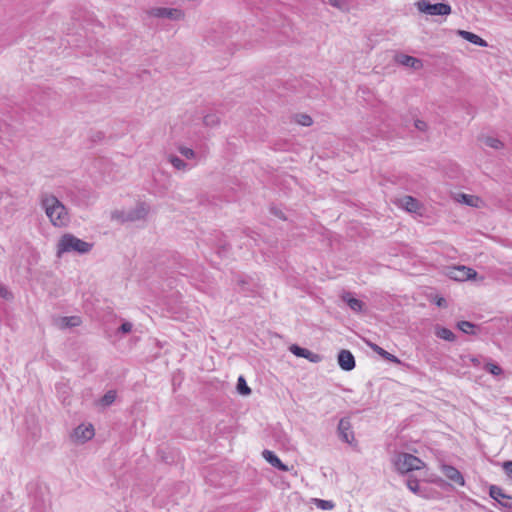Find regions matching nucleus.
<instances>
[{
	"label": "nucleus",
	"instance_id": "5",
	"mask_svg": "<svg viewBox=\"0 0 512 512\" xmlns=\"http://www.w3.org/2000/svg\"><path fill=\"white\" fill-rule=\"evenodd\" d=\"M414 5L420 13L429 16H448L452 12L448 3L431 4L428 0H418Z\"/></svg>",
	"mask_w": 512,
	"mask_h": 512
},
{
	"label": "nucleus",
	"instance_id": "24",
	"mask_svg": "<svg viewBox=\"0 0 512 512\" xmlns=\"http://www.w3.org/2000/svg\"><path fill=\"white\" fill-rule=\"evenodd\" d=\"M293 120L301 126L309 127L313 124V120L308 114H296L294 115Z\"/></svg>",
	"mask_w": 512,
	"mask_h": 512
},
{
	"label": "nucleus",
	"instance_id": "7",
	"mask_svg": "<svg viewBox=\"0 0 512 512\" xmlns=\"http://www.w3.org/2000/svg\"><path fill=\"white\" fill-rule=\"evenodd\" d=\"M147 14L155 18H167L174 21L183 20L185 13L177 8L154 7L147 11Z\"/></svg>",
	"mask_w": 512,
	"mask_h": 512
},
{
	"label": "nucleus",
	"instance_id": "16",
	"mask_svg": "<svg viewBox=\"0 0 512 512\" xmlns=\"http://www.w3.org/2000/svg\"><path fill=\"white\" fill-rule=\"evenodd\" d=\"M455 201L465 204L471 207H479L481 200L474 195L465 194V193H457L454 195Z\"/></svg>",
	"mask_w": 512,
	"mask_h": 512
},
{
	"label": "nucleus",
	"instance_id": "1",
	"mask_svg": "<svg viewBox=\"0 0 512 512\" xmlns=\"http://www.w3.org/2000/svg\"><path fill=\"white\" fill-rule=\"evenodd\" d=\"M40 204L50 223L54 227L63 228L70 223V214L66 206L53 194L41 195Z\"/></svg>",
	"mask_w": 512,
	"mask_h": 512
},
{
	"label": "nucleus",
	"instance_id": "41",
	"mask_svg": "<svg viewBox=\"0 0 512 512\" xmlns=\"http://www.w3.org/2000/svg\"><path fill=\"white\" fill-rule=\"evenodd\" d=\"M0 296L5 299L9 298V296H10L9 291L6 289V287H4L1 284H0Z\"/></svg>",
	"mask_w": 512,
	"mask_h": 512
},
{
	"label": "nucleus",
	"instance_id": "20",
	"mask_svg": "<svg viewBox=\"0 0 512 512\" xmlns=\"http://www.w3.org/2000/svg\"><path fill=\"white\" fill-rule=\"evenodd\" d=\"M370 347L372 348V350L374 352H376L378 355H380L382 358L388 360L389 362H392V363H395V364H399L400 363V360L395 355L387 352L386 350H384L380 346H378L376 344H370Z\"/></svg>",
	"mask_w": 512,
	"mask_h": 512
},
{
	"label": "nucleus",
	"instance_id": "26",
	"mask_svg": "<svg viewBox=\"0 0 512 512\" xmlns=\"http://www.w3.org/2000/svg\"><path fill=\"white\" fill-rule=\"evenodd\" d=\"M313 502L316 505V507L321 510H332L335 507V503L331 500L314 498Z\"/></svg>",
	"mask_w": 512,
	"mask_h": 512
},
{
	"label": "nucleus",
	"instance_id": "31",
	"mask_svg": "<svg viewBox=\"0 0 512 512\" xmlns=\"http://www.w3.org/2000/svg\"><path fill=\"white\" fill-rule=\"evenodd\" d=\"M303 358L309 360L312 363H319L322 360V357L319 354L314 353L308 349H306Z\"/></svg>",
	"mask_w": 512,
	"mask_h": 512
},
{
	"label": "nucleus",
	"instance_id": "19",
	"mask_svg": "<svg viewBox=\"0 0 512 512\" xmlns=\"http://www.w3.org/2000/svg\"><path fill=\"white\" fill-rule=\"evenodd\" d=\"M343 301H345L349 308L354 312L358 313L363 310L364 303L361 300L352 297L350 294H345L343 296Z\"/></svg>",
	"mask_w": 512,
	"mask_h": 512
},
{
	"label": "nucleus",
	"instance_id": "44",
	"mask_svg": "<svg viewBox=\"0 0 512 512\" xmlns=\"http://www.w3.org/2000/svg\"><path fill=\"white\" fill-rule=\"evenodd\" d=\"M469 360L471 361V363H473L474 365H479V360L475 357H469Z\"/></svg>",
	"mask_w": 512,
	"mask_h": 512
},
{
	"label": "nucleus",
	"instance_id": "33",
	"mask_svg": "<svg viewBox=\"0 0 512 512\" xmlns=\"http://www.w3.org/2000/svg\"><path fill=\"white\" fill-rule=\"evenodd\" d=\"M289 350L291 353H293L295 356L297 357H304V354H305V351H306V348H302L296 344H293L289 347Z\"/></svg>",
	"mask_w": 512,
	"mask_h": 512
},
{
	"label": "nucleus",
	"instance_id": "21",
	"mask_svg": "<svg viewBox=\"0 0 512 512\" xmlns=\"http://www.w3.org/2000/svg\"><path fill=\"white\" fill-rule=\"evenodd\" d=\"M489 495H490L491 498H493L494 500L498 501L502 505L508 506L507 503H502L501 500L502 499H509L510 497L507 496L500 487L492 485L490 487V489H489ZM509 507H511V505H509Z\"/></svg>",
	"mask_w": 512,
	"mask_h": 512
},
{
	"label": "nucleus",
	"instance_id": "23",
	"mask_svg": "<svg viewBox=\"0 0 512 512\" xmlns=\"http://www.w3.org/2000/svg\"><path fill=\"white\" fill-rule=\"evenodd\" d=\"M217 34V31L214 30V31H211V32H208L206 35H205V41L208 43V44H212V45H218L219 43H222L224 41V36H223V33L221 32V35L218 36L216 35Z\"/></svg>",
	"mask_w": 512,
	"mask_h": 512
},
{
	"label": "nucleus",
	"instance_id": "40",
	"mask_svg": "<svg viewBox=\"0 0 512 512\" xmlns=\"http://www.w3.org/2000/svg\"><path fill=\"white\" fill-rule=\"evenodd\" d=\"M503 469L506 475L512 479V461H506L503 463Z\"/></svg>",
	"mask_w": 512,
	"mask_h": 512
},
{
	"label": "nucleus",
	"instance_id": "30",
	"mask_svg": "<svg viewBox=\"0 0 512 512\" xmlns=\"http://www.w3.org/2000/svg\"><path fill=\"white\" fill-rule=\"evenodd\" d=\"M458 328L466 334H473L474 333V324L468 321H461L458 323Z\"/></svg>",
	"mask_w": 512,
	"mask_h": 512
},
{
	"label": "nucleus",
	"instance_id": "15",
	"mask_svg": "<svg viewBox=\"0 0 512 512\" xmlns=\"http://www.w3.org/2000/svg\"><path fill=\"white\" fill-rule=\"evenodd\" d=\"M457 34L459 36H461L463 39H465L466 41H468L474 45H477L480 47L488 46V43L484 39H482L480 36H478L472 32L465 31V30H458Z\"/></svg>",
	"mask_w": 512,
	"mask_h": 512
},
{
	"label": "nucleus",
	"instance_id": "3",
	"mask_svg": "<svg viewBox=\"0 0 512 512\" xmlns=\"http://www.w3.org/2000/svg\"><path fill=\"white\" fill-rule=\"evenodd\" d=\"M391 462L394 469L400 474H406L425 467V463L418 457L409 453H396Z\"/></svg>",
	"mask_w": 512,
	"mask_h": 512
},
{
	"label": "nucleus",
	"instance_id": "29",
	"mask_svg": "<svg viewBox=\"0 0 512 512\" xmlns=\"http://www.w3.org/2000/svg\"><path fill=\"white\" fill-rule=\"evenodd\" d=\"M237 391L241 395H249L251 393V389L248 387L243 376H240L237 381Z\"/></svg>",
	"mask_w": 512,
	"mask_h": 512
},
{
	"label": "nucleus",
	"instance_id": "45",
	"mask_svg": "<svg viewBox=\"0 0 512 512\" xmlns=\"http://www.w3.org/2000/svg\"><path fill=\"white\" fill-rule=\"evenodd\" d=\"M505 275L509 276L512 278V267H510L506 272H505Z\"/></svg>",
	"mask_w": 512,
	"mask_h": 512
},
{
	"label": "nucleus",
	"instance_id": "34",
	"mask_svg": "<svg viewBox=\"0 0 512 512\" xmlns=\"http://www.w3.org/2000/svg\"><path fill=\"white\" fill-rule=\"evenodd\" d=\"M329 4L335 8H338L342 11H347V4L343 0H328Z\"/></svg>",
	"mask_w": 512,
	"mask_h": 512
},
{
	"label": "nucleus",
	"instance_id": "17",
	"mask_svg": "<svg viewBox=\"0 0 512 512\" xmlns=\"http://www.w3.org/2000/svg\"><path fill=\"white\" fill-rule=\"evenodd\" d=\"M81 324V319L78 316L60 317L56 320L57 327L61 329L77 327Z\"/></svg>",
	"mask_w": 512,
	"mask_h": 512
},
{
	"label": "nucleus",
	"instance_id": "12",
	"mask_svg": "<svg viewBox=\"0 0 512 512\" xmlns=\"http://www.w3.org/2000/svg\"><path fill=\"white\" fill-rule=\"evenodd\" d=\"M338 364L344 371H351L355 367V359L349 350H341L338 354Z\"/></svg>",
	"mask_w": 512,
	"mask_h": 512
},
{
	"label": "nucleus",
	"instance_id": "22",
	"mask_svg": "<svg viewBox=\"0 0 512 512\" xmlns=\"http://www.w3.org/2000/svg\"><path fill=\"white\" fill-rule=\"evenodd\" d=\"M481 140L485 146L493 148L495 150H500L504 148V143L496 137L485 136Z\"/></svg>",
	"mask_w": 512,
	"mask_h": 512
},
{
	"label": "nucleus",
	"instance_id": "6",
	"mask_svg": "<svg viewBox=\"0 0 512 512\" xmlns=\"http://www.w3.org/2000/svg\"><path fill=\"white\" fill-rule=\"evenodd\" d=\"M95 435L94 426L91 423L78 425L71 433V440L76 444H84Z\"/></svg>",
	"mask_w": 512,
	"mask_h": 512
},
{
	"label": "nucleus",
	"instance_id": "10",
	"mask_svg": "<svg viewBox=\"0 0 512 512\" xmlns=\"http://www.w3.org/2000/svg\"><path fill=\"white\" fill-rule=\"evenodd\" d=\"M338 434L342 441L353 444L355 441L354 432L349 418H342L338 424Z\"/></svg>",
	"mask_w": 512,
	"mask_h": 512
},
{
	"label": "nucleus",
	"instance_id": "39",
	"mask_svg": "<svg viewBox=\"0 0 512 512\" xmlns=\"http://www.w3.org/2000/svg\"><path fill=\"white\" fill-rule=\"evenodd\" d=\"M132 328H133L132 323L126 321V322L122 323V325L119 327V331L123 334H127L132 331Z\"/></svg>",
	"mask_w": 512,
	"mask_h": 512
},
{
	"label": "nucleus",
	"instance_id": "2",
	"mask_svg": "<svg viewBox=\"0 0 512 512\" xmlns=\"http://www.w3.org/2000/svg\"><path fill=\"white\" fill-rule=\"evenodd\" d=\"M92 245L85 242L73 234L66 233L60 237L56 247V256L61 258L66 253L76 252L80 254L88 253Z\"/></svg>",
	"mask_w": 512,
	"mask_h": 512
},
{
	"label": "nucleus",
	"instance_id": "28",
	"mask_svg": "<svg viewBox=\"0 0 512 512\" xmlns=\"http://www.w3.org/2000/svg\"><path fill=\"white\" fill-rule=\"evenodd\" d=\"M220 122V118L217 114L210 113L203 117V123L207 127H214Z\"/></svg>",
	"mask_w": 512,
	"mask_h": 512
},
{
	"label": "nucleus",
	"instance_id": "27",
	"mask_svg": "<svg viewBox=\"0 0 512 512\" xmlns=\"http://www.w3.org/2000/svg\"><path fill=\"white\" fill-rule=\"evenodd\" d=\"M436 335H437V337L447 340V341H454V339H455L454 333L447 328H438L436 330Z\"/></svg>",
	"mask_w": 512,
	"mask_h": 512
},
{
	"label": "nucleus",
	"instance_id": "43",
	"mask_svg": "<svg viewBox=\"0 0 512 512\" xmlns=\"http://www.w3.org/2000/svg\"><path fill=\"white\" fill-rule=\"evenodd\" d=\"M271 212H272L274 215H276L277 217H279V218H283V219H284V217H283V213H282L280 210L273 208V209L271 210Z\"/></svg>",
	"mask_w": 512,
	"mask_h": 512
},
{
	"label": "nucleus",
	"instance_id": "46",
	"mask_svg": "<svg viewBox=\"0 0 512 512\" xmlns=\"http://www.w3.org/2000/svg\"><path fill=\"white\" fill-rule=\"evenodd\" d=\"M169 160H175L178 161L179 159L177 157H171Z\"/></svg>",
	"mask_w": 512,
	"mask_h": 512
},
{
	"label": "nucleus",
	"instance_id": "13",
	"mask_svg": "<svg viewBox=\"0 0 512 512\" xmlns=\"http://www.w3.org/2000/svg\"><path fill=\"white\" fill-rule=\"evenodd\" d=\"M395 60L397 63L406 67H410L414 70L422 68V61L420 59L403 53L397 54L395 56Z\"/></svg>",
	"mask_w": 512,
	"mask_h": 512
},
{
	"label": "nucleus",
	"instance_id": "36",
	"mask_svg": "<svg viewBox=\"0 0 512 512\" xmlns=\"http://www.w3.org/2000/svg\"><path fill=\"white\" fill-rule=\"evenodd\" d=\"M485 368L488 372H490L493 375H500L502 373V369L498 365L493 363H488L485 366Z\"/></svg>",
	"mask_w": 512,
	"mask_h": 512
},
{
	"label": "nucleus",
	"instance_id": "18",
	"mask_svg": "<svg viewBox=\"0 0 512 512\" xmlns=\"http://www.w3.org/2000/svg\"><path fill=\"white\" fill-rule=\"evenodd\" d=\"M10 126L6 123L0 124V153L9 147Z\"/></svg>",
	"mask_w": 512,
	"mask_h": 512
},
{
	"label": "nucleus",
	"instance_id": "25",
	"mask_svg": "<svg viewBox=\"0 0 512 512\" xmlns=\"http://www.w3.org/2000/svg\"><path fill=\"white\" fill-rule=\"evenodd\" d=\"M116 399V392L114 390H109L106 392L103 397L99 400V404L107 407L111 405Z\"/></svg>",
	"mask_w": 512,
	"mask_h": 512
},
{
	"label": "nucleus",
	"instance_id": "37",
	"mask_svg": "<svg viewBox=\"0 0 512 512\" xmlns=\"http://www.w3.org/2000/svg\"><path fill=\"white\" fill-rule=\"evenodd\" d=\"M407 487L410 491L416 494L419 491V482L417 480H408Z\"/></svg>",
	"mask_w": 512,
	"mask_h": 512
},
{
	"label": "nucleus",
	"instance_id": "11",
	"mask_svg": "<svg viewBox=\"0 0 512 512\" xmlns=\"http://www.w3.org/2000/svg\"><path fill=\"white\" fill-rule=\"evenodd\" d=\"M440 469H441V472L443 473V475L446 478H448L450 481H452L460 486L465 485L464 477L462 476L460 471L458 469H456L455 467L443 464V465H441Z\"/></svg>",
	"mask_w": 512,
	"mask_h": 512
},
{
	"label": "nucleus",
	"instance_id": "35",
	"mask_svg": "<svg viewBox=\"0 0 512 512\" xmlns=\"http://www.w3.org/2000/svg\"><path fill=\"white\" fill-rule=\"evenodd\" d=\"M179 152L182 156L186 157L187 159H191L196 156L195 152L191 148H188V147H183V146L179 147Z\"/></svg>",
	"mask_w": 512,
	"mask_h": 512
},
{
	"label": "nucleus",
	"instance_id": "14",
	"mask_svg": "<svg viewBox=\"0 0 512 512\" xmlns=\"http://www.w3.org/2000/svg\"><path fill=\"white\" fill-rule=\"evenodd\" d=\"M262 456L270 465L279 469L280 471H289V467L283 464L278 456L274 454V452L270 450H264L262 452Z\"/></svg>",
	"mask_w": 512,
	"mask_h": 512
},
{
	"label": "nucleus",
	"instance_id": "38",
	"mask_svg": "<svg viewBox=\"0 0 512 512\" xmlns=\"http://www.w3.org/2000/svg\"><path fill=\"white\" fill-rule=\"evenodd\" d=\"M172 166L178 171H185L188 169V162H170Z\"/></svg>",
	"mask_w": 512,
	"mask_h": 512
},
{
	"label": "nucleus",
	"instance_id": "32",
	"mask_svg": "<svg viewBox=\"0 0 512 512\" xmlns=\"http://www.w3.org/2000/svg\"><path fill=\"white\" fill-rule=\"evenodd\" d=\"M413 126L417 131L421 133H426L428 130V124L420 119H415L413 122Z\"/></svg>",
	"mask_w": 512,
	"mask_h": 512
},
{
	"label": "nucleus",
	"instance_id": "4",
	"mask_svg": "<svg viewBox=\"0 0 512 512\" xmlns=\"http://www.w3.org/2000/svg\"><path fill=\"white\" fill-rule=\"evenodd\" d=\"M149 211L150 207L147 203L138 202L133 208L113 212L112 217L122 222H135L144 220L149 214Z\"/></svg>",
	"mask_w": 512,
	"mask_h": 512
},
{
	"label": "nucleus",
	"instance_id": "8",
	"mask_svg": "<svg viewBox=\"0 0 512 512\" xmlns=\"http://www.w3.org/2000/svg\"><path fill=\"white\" fill-rule=\"evenodd\" d=\"M399 208L409 212L416 214L418 216H422L424 213L423 205L414 197L405 195L400 198H397L394 202Z\"/></svg>",
	"mask_w": 512,
	"mask_h": 512
},
{
	"label": "nucleus",
	"instance_id": "9",
	"mask_svg": "<svg viewBox=\"0 0 512 512\" xmlns=\"http://www.w3.org/2000/svg\"><path fill=\"white\" fill-rule=\"evenodd\" d=\"M446 274L455 281H466L477 277V272L474 269L463 265L449 267Z\"/></svg>",
	"mask_w": 512,
	"mask_h": 512
},
{
	"label": "nucleus",
	"instance_id": "42",
	"mask_svg": "<svg viewBox=\"0 0 512 512\" xmlns=\"http://www.w3.org/2000/svg\"><path fill=\"white\" fill-rule=\"evenodd\" d=\"M104 138V134L101 131H97L93 134L92 140L94 142L101 141Z\"/></svg>",
	"mask_w": 512,
	"mask_h": 512
}]
</instances>
